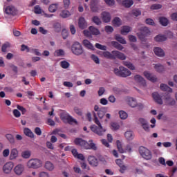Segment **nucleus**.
<instances>
[{"mask_svg":"<svg viewBox=\"0 0 177 177\" xmlns=\"http://www.w3.org/2000/svg\"><path fill=\"white\" fill-rule=\"evenodd\" d=\"M93 121L95 124L92 125L90 127L91 130L94 133H96V135H98V136H103L104 135V132H106V129H104L102 126V124H100V121H99V119L97 118V115L95 113V111H93Z\"/></svg>","mask_w":177,"mask_h":177,"instance_id":"f257e3e1","label":"nucleus"},{"mask_svg":"<svg viewBox=\"0 0 177 177\" xmlns=\"http://www.w3.org/2000/svg\"><path fill=\"white\" fill-rule=\"evenodd\" d=\"M89 142L90 143L80 138H77L74 140L75 145H76V146H80L82 149H85L86 150H97L96 144L93 143V141L92 140H90Z\"/></svg>","mask_w":177,"mask_h":177,"instance_id":"f03ea898","label":"nucleus"},{"mask_svg":"<svg viewBox=\"0 0 177 177\" xmlns=\"http://www.w3.org/2000/svg\"><path fill=\"white\" fill-rule=\"evenodd\" d=\"M101 55L103 57H105V59H110L111 60H115V59L125 60V59H127V56L124 55V53L117 50H113L111 53L104 51Z\"/></svg>","mask_w":177,"mask_h":177,"instance_id":"7ed1b4c3","label":"nucleus"},{"mask_svg":"<svg viewBox=\"0 0 177 177\" xmlns=\"http://www.w3.org/2000/svg\"><path fill=\"white\" fill-rule=\"evenodd\" d=\"M44 165V161L39 158H31L26 162V168L28 169H38Z\"/></svg>","mask_w":177,"mask_h":177,"instance_id":"20e7f679","label":"nucleus"},{"mask_svg":"<svg viewBox=\"0 0 177 177\" xmlns=\"http://www.w3.org/2000/svg\"><path fill=\"white\" fill-rule=\"evenodd\" d=\"M138 32H137V36L138 37L139 39L142 42H146L147 41V37L150 35V29L146 26H142L140 29H138Z\"/></svg>","mask_w":177,"mask_h":177,"instance_id":"39448f33","label":"nucleus"},{"mask_svg":"<svg viewBox=\"0 0 177 177\" xmlns=\"http://www.w3.org/2000/svg\"><path fill=\"white\" fill-rule=\"evenodd\" d=\"M71 52L75 56H81V55L84 54V48H82V45L78 41L75 42L71 46Z\"/></svg>","mask_w":177,"mask_h":177,"instance_id":"423d86ee","label":"nucleus"},{"mask_svg":"<svg viewBox=\"0 0 177 177\" xmlns=\"http://www.w3.org/2000/svg\"><path fill=\"white\" fill-rule=\"evenodd\" d=\"M114 73L115 75H118V77H122L123 78H127V77H129V75H131L129 70L124 66H120L119 69L115 68Z\"/></svg>","mask_w":177,"mask_h":177,"instance_id":"0eeeda50","label":"nucleus"},{"mask_svg":"<svg viewBox=\"0 0 177 177\" xmlns=\"http://www.w3.org/2000/svg\"><path fill=\"white\" fill-rule=\"evenodd\" d=\"M61 120L64 122H68V124H73V122L76 125L78 124V122L77 121V120L74 119L73 117H71V115L66 113H61Z\"/></svg>","mask_w":177,"mask_h":177,"instance_id":"6e6552de","label":"nucleus"},{"mask_svg":"<svg viewBox=\"0 0 177 177\" xmlns=\"http://www.w3.org/2000/svg\"><path fill=\"white\" fill-rule=\"evenodd\" d=\"M140 156L145 160H151V151L145 147H140L139 149Z\"/></svg>","mask_w":177,"mask_h":177,"instance_id":"1a4fd4ad","label":"nucleus"},{"mask_svg":"<svg viewBox=\"0 0 177 177\" xmlns=\"http://www.w3.org/2000/svg\"><path fill=\"white\" fill-rule=\"evenodd\" d=\"M26 171V167L24 165L19 163L13 167V172L17 176H21Z\"/></svg>","mask_w":177,"mask_h":177,"instance_id":"9d476101","label":"nucleus"},{"mask_svg":"<svg viewBox=\"0 0 177 177\" xmlns=\"http://www.w3.org/2000/svg\"><path fill=\"white\" fill-rule=\"evenodd\" d=\"M14 167L15 163L12 162H8L3 166V172L6 175H9V174H11Z\"/></svg>","mask_w":177,"mask_h":177,"instance_id":"9b49d317","label":"nucleus"},{"mask_svg":"<svg viewBox=\"0 0 177 177\" xmlns=\"http://www.w3.org/2000/svg\"><path fill=\"white\" fill-rule=\"evenodd\" d=\"M95 111L97 112V115L99 117L100 120H102L104 115H106V109L105 107L100 108L99 106L95 105L94 106Z\"/></svg>","mask_w":177,"mask_h":177,"instance_id":"f8f14e48","label":"nucleus"},{"mask_svg":"<svg viewBox=\"0 0 177 177\" xmlns=\"http://www.w3.org/2000/svg\"><path fill=\"white\" fill-rule=\"evenodd\" d=\"M163 99L167 106H175L176 101L175 99L171 97V94L165 93Z\"/></svg>","mask_w":177,"mask_h":177,"instance_id":"ddd939ff","label":"nucleus"},{"mask_svg":"<svg viewBox=\"0 0 177 177\" xmlns=\"http://www.w3.org/2000/svg\"><path fill=\"white\" fill-rule=\"evenodd\" d=\"M165 96V94H159L158 93L156 92L152 94V97L153 100L156 102V103H158V104H162V97Z\"/></svg>","mask_w":177,"mask_h":177,"instance_id":"4468645a","label":"nucleus"},{"mask_svg":"<svg viewBox=\"0 0 177 177\" xmlns=\"http://www.w3.org/2000/svg\"><path fill=\"white\" fill-rule=\"evenodd\" d=\"M88 162L91 167H97L99 165V160L94 156L90 155L88 156Z\"/></svg>","mask_w":177,"mask_h":177,"instance_id":"2eb2a0df","label":"nucleus"},{"mask_svg":"<svg viewBox=\"0 0 177 177\" xmlns=\"http://www.w3.org/2000/svg\"><path fill=\"white\" fill-rule=\"evenodd\" d=\"M19 158V150L16 148H13L10 152V160L13 161V160H17Z\"/></svg>","mask_w":177,"mask_h":177,"instance_id":"dca6fc26","label":"nucleus"},{"mask_svg":"<svg viewBox=\"0 0 177 177\" xmlns=\"http://www.w3.org/2000/svg\"><path fill=\"white\" fill-rule=\"evenodd\" d=\"M145 77H147V80L151 81V82H157V77L149 72H144Z\"/></svg>","mask_w":177,"mask_h":177,"instance_id":"f3484780","label":"nucleus"},{"mask_svg":"<svg viewBox=\"0 0 177 177\" xmlns=\"http://www.w3.org/2000/svg\"><path fill=\"white\" fill-rule=\"evenodd\" d=\"M153 52L156 56L159 57H164L165 56V53H164V50L160 47H155L153 48Z\"/></svg>","mask_w":177,"mask_h":177,"instance_id":"a211bd4d","label":"nucleus"},{"mask_svg":"<svg viewBox=\"0 0 177 177\" xmlns=\"http://www.w3.org/2000/svg\"><path fill=\"white\" fill-rule=\"evenodd\" d=\"M78 26L79 28H81V30H84V28H86V27H88V24L86 23L85 18L82 17L79 19Z\"/></svg>","mask_w":177,"mask_h":177,"instance_id":"6ab92c4d","label":"nucleus"},{"mask_svg":"<svg viewBox=\"0 0 177 177\" xmlns=\"http://www.w3.org/2000/svg\"><path fill=\"white\" fill-rule=\"evenodd\" d=\"M102 17L104 23H109L110 20H111V15L108 12H103L102 13Z\"/></svg>","mask_w":177,"mask_h":177,"instance_id":"aec40b11","label":"nucleus"},{"mask_svg":"<svg viewBox=\"0 0 177 177\" xmlns=\"http://www.w3.org/2000/svg\"><path fill=\"white\" fill-rule=\"evenodd\" d=\"M6 15H15L16 13V8L13 6H8L5 8Z\"/></svg>","mask_w":177,"mask_h":177,"instance_id":"412c9836","label":"nucleus"},{"mask_svg":"<svg viewBox=\"0 0 177 177\" xmlns=\"http://www.w3.org/2000/svg\"><path fill=\"white\" fill-rule=\"evenodd\" d=\"M134 80L136 82L142 85V86H146V80L142 76L137 75L134 76Z\"/></svg>","mask_w":177,"mask_h":177,"instance_id":"4be33fe9","label":"nucleus"},{"mask_svg":"<svg viewBox=\"0 0 177 177\" xmlns=\"http://www.w3.org/2000/svg\"><path fill=\"white\" fill-rule=\"evenodd\" d=\"M133 5V0H122V6L129 9Z\"/></svg>","mask_w":177,"mask_h":177,"instance_id":"5701e85b","label":"nucleus"},{"mask_svg":"<svg viewBox=\"0 0 177 177\" xmlns=\"http://www.w3.org/2000/svg\"><path fill=\"white\" fill-rule=\"evenodd\" d=\"M127 102L129 106H130L131 107H136V106H138L136 99H134L133 97H129L127 99Z\"/></svg>","mask_w":177,"mask_h":177,"instance_id":"b1692460","label":"nucleus"},{"mask_svg":"<svg viewBox=\"0 0 177 177\" xmlns=\"http://www.w3.org/2000/svg\"><path fill=\"white\" fill-rule=\"evenodd\" d=\"M88 30L91 31V35H100V30L94 26H90Z\"/></svg>","mask_w":177,"mask_h":177,"instance_id":"393cba45","label":"nucleus"},{"mask_svg":"<svg viewBox=\"0 0 177 177\" xmlns=\"http://www.w3.org/2000/svg\"><path fill=\"white\" fill-rule=\"evenodd\" d=\"M156 42H164V41H167V36L164 35H158L154 38Z\"/></svg>","mask_w":177,"mask_h":177,"instance_id":"a878e982","label":"nucleus"},{"mask_svg":"<svg viewBox=\"0 0 177 177\" xmlns=\"http://www.w3.org/2000/svg\"><path fill=\"white\" fill-rule=\"evenodd\" d=\"M83 45L84 46H85V48H87V49H91V50H93V49H95L93 45H92V44L90 43L88 39L83 40Z\"/></svg>","mask_w":177,"mask_h":177,"instance_id":"bb28decb","label":"nucleus"},{"mask_svg":"<svg viewBox=\"0 0 177 177\" xmlns=\"http://www.w3.org/2000/svg\"><path fill=\"white\" fill-rule=\"evenodd\" d=\"M159 22L160 23L161 26H163V27H167L169 23V21L166 17H160L159 18Z\"/></svg>","mask_w":177,"mask_h":177,"instance_id":"cd10ccee","label":"nucleus"},{"mask_svg":"<svg viewBox=\"0 0 177 177\" xmlns=\"http://www.w3.org/2000/svg\"><path fill=\"white\" fill-rule=\"evenodd\" d=\"M96 1L97 0H91V10L94 12H96L97 10H99L97 6H96Z\"/></svg>","mask_w":177,"mask_h":177,"instance_id":"c85d7f7f","label":"nucleus"},{"mask_svg":"<svg viewBox=\"0 0 177 177\" xmlns=\"http://www.w3.org/2000/svg\"><path fill=\"white\" fill-rule=\"evenodd\" d=\"M22 158H25L26 160L30 158L31 157V151L26 150L22 151L21 154Z\"/></svg>","mask_w":177,"mask_h":177,"instance_id":"c756f323","label":"nucleus"},{"mask_svg":"<svg viewBox=\"0 0 177 177\" xmlns=\"http://www.w3.org/2000/svg\"><path fill=\"white\" fill-rule=\"evenodd\" d=\"M59 7V3H53L50 5L48 7V10L51 13H55L57 10V8Z\"/></svg>","mask_w":177,"mask_h":177,"instance_id":"7c9ffc66","label":"nucleus"},{"mask_svg":"<svg viewBox=\"0 0 177 177\" xmlns=\"http://www.w3.org/2000/svg\"><path fill=\"white\" fill-rule=\"evenodd\" d=\"M24 133L26 135V136H28V138H34L35 136L34 133H32L31 129L28 128H25L24 129Z\"/></svg>","mask_w":177,"mask_h":177,"instance_id":"2f4dec72","label":"nucleus"},{"mask_svg":"<svg viewBox=\"0 0 177 177\" xmlns=\"http://www.w3.org/2000/svg\"><path fill=\"white\" fill-rule=\"evenodd\" d=\"M160 89L165 92H169V93H172V89L165 84H160Z\"/></svg>","mask_w":177,"mask_h":177,"instance_id":"473e14b6","label":"nucleus"},{"mask_svg":"<svg viewBox=\"0 0 177 177\" xmlns=\"http://www.w3.org/2000/svg\"><path fill=\"white\" fill-rule=\"evenodd\" d=\"M112 23L115 27H120V26L122 24L121 19H120L118 17H116L113 19Z\"/></svg>","mask_w":177,"mask_h":177,"instance_id":"72a5a7b5","label":"nucleus"},{"mask_svg":"<svg viewBox=\"0 0 177 177\" xmlns=\"http://www.w3.org/2000/svg\"><path fill=\"white\" fill-rule=\"evenodd\" d=\"M128 32H131V27L128 26H124L122 27L121 30V34L122 35H127Z\"/></svg>","mask_w":177,"mask_h":177,"instance_id":"f704fd0d","label":"nucleus"},{"mask_svg":"<svg viewBox=\"0 0 177 177\" xmlns=\"http://www.w3.org/2000/svg\"><path fill=\"white\" fill-rule=\"evenodd\" d=\"M115 38L118 42H120V44H122V45H125L127 44V41L125 39H124L121 35H116L115 36Z\"/></svg>","mask_w":177,"mask_h":177,"instance_id":"c9c22d12","label":"nucleus"},{"mask_svg":"<svg viewBox=\"0 0 177 177\" xmlns=\"http://www.w3.org/2000/svg\"><path fill=\"white\" fill-rule=\"evenodd\" d=\"M124 136L127 140H132L133 139L134 136L133 133L131 131H127L124 133Z\"/></svg>","mask_w":177,"mask_h":177,"instance_id":"e433bc0d","label":"nucleus"},{"mask_svg":"<svg viewBox=\"0 0 177 177\" xmlns=\"http://www.w3.org/2000/svg\"><path fill=\"white\" fill-rule=\"evenodd\" d=\"M45 168L48 171H53L55 169V165L50 162H46L45 163Z\"/></svg>","mask_w":177,"mask_h":177,"instance_id":"4c0bfd02","label":"nucleus"},{"mask_svg":"<svg viewBox=\"0 0 177 177\" xmlns=\"http://www.w3.org/2000/svg\"><path fill=\"white\" fill-rule=\"evenodd\" d=\"M123 64L130 70H135V66L129 62H123Z\"/></svg>","mask_w":177,"mask_h":177,"instance_id":"58836bf2","label":"nucleus"},{"mask_svg":"<svg viewBox=\"0 0 177 177\" xmlns=\"http://www.w3.org/2000/svg\"><path fill=\"white\" fill-rule=\"evenodd\" d=\"M92 21L97 26H100V24H102V21H100V19L97 16H94L92 18Z\"/></svg>","mask_w":177,"mask_h":177,"instance_id":"ea45409f","label":"nucleus"},{"mask_svg":"<svg viewBox=\"0 0 177 177\" xmlns=\"http://www.w3.org/2000/svg\"><path fill=\"white\" fill-rule=\"evenodd\" d=\"M154 67L158 73H162V71H164V66L160 64H156Z\"/></svg>","mask_w":177,"mask_h":177,"instance_id":"a19ab883","label":"nucleus"},{"mask_svg":"<svg viewBox=\"0 0 177 177\" xmlns=\"http://www.w3.org/2000/svg\"><path fill=\"white\" fill-rule=\"evenodd\" d=\"M119 115L121 120H127V118H128V113L124 111H120L119 112Z\"/></svg>","mask_w":177,"mask_h":177,"instance_id":"79ce46f5","label":"nucleus"},{"mask_svg":"<svg viewBox=\"0 0 177 177\" xmlns=\"http://www.w3.org/2000/svg\"><path fill=\"white\" fill-rule=\"evenodd\" d=\"M131 15L133 16H135V17H138V16H140L142 15V11L139 9H133L131 12Z\"/></svg>","mask_w":177,"mask_h":177,"instance_id":"37998d69","label":"nucleus"},{"mask_svg":"<svg viewBox=\"0 0 177 177\" xmlns=\"http://www.w3.org/2000/svg\"><path fill=\"white\" fill-rule=\"evenodd\" d=\"M55 56H57V57H60L62 56H64V50L59 49V50H57L55 53H54Z\"/></svg>","mask_w":177,"mask_h":177,"instance_id":"c03bdc74","label":"nucleus"},{"mask_svg":"<svg viewBox=\"0 0 177 177\" xmlns=\"http://www.w3.org/2000/svg\"><path fill=\"white\" fill-rule=\"evenodd\" d=\"M70 15L71 14L68 10H63L60 14V17H63L64 19H67V17H69Z\"/></svg>","mask_w":177,"mask_h":177,"instance_id":"a18cd8bd","label":"nucleus"},{"mask_svg":"<svg viewBox=\"0 0 177 177\" xmlns=\"http://www.w3.org/2000/svg\"><path fill=\"white\" fill-rule=\"evenodd\" d=\"M60 66L62 68H68L70 67V63L67 61H62L60 62Z\"/></svg>","mask_w":177,"mask_h":177,"instance_id":"49530a36","label":"nucleus"},{"mask_svg":"<svg viewBox=\"0 0 177 177\" xmlns=\"http://www.w3.org/2000/svg\"><path fill=\"white\" fill-rule=\"evenodd\" d=\"M116 145H117L118 151H120L121 153H124V149H122V145H121V142L118 140L116 141Z\"/></svg>","mask_w":177,"mask_h":177,"instance_id":"de8ad7c7","label":"nucleus"},{"mask_svg":"<svg viewBox=\"0 0 177 177\" xmlns=\"http://www.w3.org/2000/svg\"><path fill=\"white\" fill-rule=\"evenodd\" d=\"M161 8H162V6H161V4L155 3L151 6L150 9H151V10H158V9H161Z\"/></svg>","mask_w":177,"mask_h":177,"instance_id":"09e8293b","label":"nucleus"},{"mask_svg":"<svg viewBox=\"0 0 177 177\" xmlns=\"http://www.w3.org/2000/svg\"><path fill=\"white\" fill-rule=\"evenodd\" d=\"M34 13H35L36 15H41V13H42V9H41V7L39 6H35Z\"/></svg>","mask_w":177,"mask_h":177,"instance_id":"8fccbe9b","label":"nucleus"},{"mask_svg":"<svg viewBox=\"0 0 177 177\" xmlns=\"http://www.w3.org/2000/svg\"><path fill=\"white\" fill-rule=\"evenodd\" d=\"M105 31L107 34H111L113 31H114V28L111 26H105Z\"/></svg>","mask_w":177,"mask_h":177,"instance_id":"3c124183","label":"nucleus"},{"mask_svg":"<svg viewBox=\"0 0 177 177\" xmlns=\"http://www.w3.org/2000/svg\"><path fill=\"white\" fill-rule=\"evenodd\" d=\"M6 138L8 139L10 143H15V138L12 134H7Z\"/></svg>","mask_w":177,"mask_h":177,"instance_id":"603ef678","label":"nucleus"},{"mask_svg":"<svg viewBox=\"0 0 177 177\" xmlns=\"http://www.w3.org/2000/svg\"><path fill=\"white\" fill-rule=\"evenodd\" d=\"M95 48H97V49H100L101 50H106L107 47L106 46H103L99 43H97L95 44Z\"/></svg>","mask_w":177,"mask_h":177,"instance_id":"864d4df0","label":"nucleus"},{"mask_svg":"<svg viewBox=\"0 0 177 177\" xmlns=\"http://www.w3.org/2000/svg\"><path fill=\"white\" fill-rule=\"evenodd\" d=\"M83 34L87 38H92V33L91 32V30H84L83 31Z\"/></svg>","mask_w":177,"mask_h":177,"instance_id":"5fc2aeb1","label":"nucleus"},{"mask_svg":"<svg viewBox=\"0 0 177 177\" xmlns=\"http://www.w3.org/2000/svg\"><path fill=\"white\" fill-rule=\"evenodd\" d=\"M9 48H10V44H9V43L4 44L1 48L2 52H6V50H8V49H9Z\"/></svg>","mask_w":177,"mask_h":177,"instance_id":"6e6d98bb","label":"nucleus"},{"mask_svg":"<svg viewBox=\"0 0 177 177\" xmlns=\"http://www.w3.org/2000/svg\"><path fill=\"white\" fill-rule=\"evenodd\" d=\"M62 35L64 39H66L68 37V30L63 29L62 32Z\"/></svg>","mask_w":177,"mask_h":177,"instance_id":"4d7b16f0","label":"nucleus"},{"mask_svg":"<svg viewBox=\"0 0 177 177\" xmlns=\"http://www.w3.org/2000/svg\"><path fill=\"white\" fill-rule=\"evenodd\" d=\"M105 3L109 6H114L115 5V1L114 0H104Z\"/></svg>","mask_w":177,"mask_h":177,"instance_id":"13d9d810","label":"nucleus"},{"mask_svg":"<svg viewBox=\"0 0 177 177\" xmlns=\"http://www.w3.org/2000/svg\"><path fill=\"white\" fill-rule=\"evenodd\" d=\"M146 24H149V26H155L156 23H154V21L150 18L147 19L145 20Z\"/></svg>","mask_w":177,"mask_h":177,"instance_id":"bf43d9fd","label":"nucleus"},{"mask_svg":"<svg viewBox=\"0 0 177 177\" xmlns=\"http://www.w3.org/2000/svg\"><path fill=\"white\" fill-rule=\"evenodd\" d=\"M91 59L92 60H93V62H95V63H96V64H99V63H100V61L99 60V57H97V56L95 55H91Z\"/></svg>","mask_w":177,"mask_h":177,"instance_id":"052dcab7","label":"nucleus"},{"mask_svg":"<svg viewBox=\"0 0 177 177\" xmlns=\"http://www.w3.org/2000/svg\"><path fill=\"white\" fill-rule=\"evenodd\" d=\"M14 115L16 117V118H19V117H20V115H21V113H20V111H19V110L17 109H14L12 111Z\"/></svg>","mask_w":177,"mask_h":177,"instance_id":"680f3d73","label":"nucleus"},{"mask_svg":"<svg viewBox=\"0 0 177 177\" xmlns=\"http://www.w3.org/2000/svg\"><path fill=\"white\" fill-rule=\"evenodd\" d=\"M9 154H10V150L9 149H6L3 151V157H8Z\"/></svg>","mask_w":177,"mask_h":177,"instance_id":"e2e57ef3","label":"nucleus"},{"mask_svg":"<svg viewBox=\"0 0 177 177\" xmlns=\"http://www.w3.org/2000/svg\"><path fill=\"white\" fill-rule=\"evenodd\" d=\"M111 125L112 127V129H113L114 131H117V129H120V125H118V124L115 122L111 123Z\"/></svg>","mask_w":177,"mask_h":177,"instance_id":"0e129e2a","label":"nucleus"},{"mask_svg":"<svg viewBox=\"0 0 177 177\" xmlns=\"http://www.w3.org/2000/svg\"><path fill=\"white\" fill-rule=\"evenodd\" d=\"M74 111L75 113H76V114H77V115H82V111H81V109L78 107H75L74 108Z\"/></svg>","mask_w":177,"mask_h":177,"instance_id":"69168bd1","label":"nucleus"},{"mask_svg":"<svg viewBox=\"0 0 177 177\" xmlns=\"http://www.w3.org/2000/svg\"><path fill=\"white\" fill-rule=\"evenodd\" d=\"M64 8L65 9H68V6H70V0H64Z\"/></svg>","mask_w":177,"mask_h":177,"instance_id":"338daca9","label":"nucleus"},{"mask_svg":"<svg viewBox=\"0 0 177 177\" xmlns=\"http://www.w3.org/2000/svg\"><path fill=\"white\" fill-rule=\"evenodd\" d=\"M171 20H174V21H177V12H174L171 14Z\"/></svg>","mask_w":177,"mask_h":177,"instance_id":"774afa93","label":"nucleus"}]
</instances>
